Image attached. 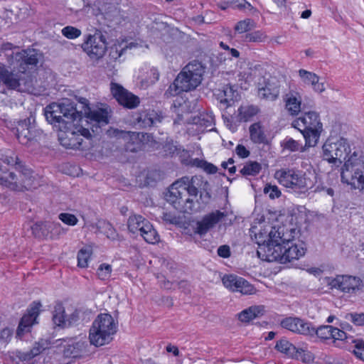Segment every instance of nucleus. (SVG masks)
Returning a JSON list of instances; mask_svg holds the SVG:
<instances>
[{"label":"nucleus","mask_w":364,"mask_h":364,"mask_svg":"<svg viewBox=\"0 0 364 364\" xmlns=\"http://www.w3.org/2000/svg\"><path fill=\"white\" fill-rule=\"evenodd\" d=\"M279 95L277 87L272 85L269 82H265L264 86L258 87V96L261 99L274 100Z\"/></svg>","instance_id":"nucleus-30"},{"label":"nucleus","mask_w":364,"mask_h":364,"mask_svg":"<svg viewBox=\"0 0 364 364\" xmlns=\"http://www.w3.org/2000/svg\"><path fill=\"white\" fill-rule=\"evenodd\" d=\"M112 267L107 264H102L97 269L98 277L102 280H105L110 277Z\"/></svg>","instance_id":"nucleus-50"},{"label":"nucleus","mask_w":364,"mask_h":364,"mask_svg":"<svg viewBox=\"0 0 364 364\" xmlns=\"http://www.w3.org/2000/svg\"><path fill=\"white\" fill-rule=\"evenodd\" d=\"M214 116L213 115L212 113H201L198 116V120L196 123H198L201 126L208 127L214 124Z\"/></svg>","instance_id":"nucleus-46"},{"label":"nucleus","mask_w":364,"mask_h":364,"mask_svg":"<svg viewBox=\"0 0 364 364\" xmlns=\"http://www.w3.org/2000/svg\"><path fill=\"white\" fill-rule=\"evenodd\" d=\"M113 134L118 139H122L125 142V149L131 152H136L141 146V133L135 132H127L119 129H114Z\"/></svg>","instance_id":"nucleus-22"},{"label":"nucleus","mask_w":364,"mask_h":364,"mask_svg":"<svg viewBox=\"0 0 364 364\" xmlns=\"http://www.w3.org/2000/svg\"><path fill=\"white\" fill-rule=\"evenodd\" d=\"M264 193L271 199L278 198L281 196V191L276 185L267 184L264 186Z\"/></svg>","instance_id":"nucleus-48"},{"label":"nucleus","mask_w":364,"mask_h":364,"mask_svg":"<svg viewBox=\"0 0 364 364\" xmlns=\"http://www.w3.org/2000/svg\"><path fill=\"white\" fill-rule=\"evenodd\" d=\"M58 218L65 224L72 226L76 225L78 221L75 215L67 213H60Z\"/></svg>","instance_id":"nucleus-51"},{"label":"nucleus","mask_w":364,"mask_h":364,"mask_svg":"<svg viewBox=\"0 0 364 364\" xmlns=\"http://www.w3.org/2000/svg\"><path fill=\"white\" fill-rule=\"evenodd\" d=\"M275 349L286 355L294 358L298 354V348L294 346L286 338H282L277 341Z\"/></svg>","instance_id":"nucleus-29"},{"label":"nucleus","mask_w":364,"mask_h":364,"mask_svg":"<svg viewBox=\"0 0 364 364\" xmlns=\"http://www.w3.org/2000/svg\"><path fill=\"white\" fill-rule=\"evenodd\" d=\"M345 318L351 321L356 326L364 325V313H349L346 315Z\"/></svg>","instance_id":"nucleus-49"},{"label":"nucleus","mask_w":364,"mask_h":364,"mask_svg":"<svg viewBox=\"0 0 364 364\" xmlns=\"http://www.w3.org/2000/svg\"><path fill=\"white\" fill-rule=\"evenodd\" d=\"M297 354V356L294 357L293 358L301 360L304 363H310L314 360L312 354L310 352L306 351L302 348H298Z\"/></svg>","instance_id":"nucleus-52"},{"label":"nucleus","mask_w":364,"mask_h":364,"mask_svg":"<svg viewBox=\"0 0 364 364\" xmlns=\"http://www.w3.org/2000/svg\"><path fill=\"white\" fill-rule=\"evenodd\" d=\"M293 127L297 129L303 134L306 146L316 145L322 131V124L318 114L315 112H307L292 122Z\"/></svg>","instance_id":"nucleus-10"},{"label":"nucleus","mask_w":364,"mask_h":364,"mask_svg":"<svg viewBox=\"0 0 364 364\" xmlns=\"http://www.w3.org/2000/svg\"><path fill=\"white\" fill-rule=\"evenodd\" d=\"M284 227H272L267 235L260 232L256 235L259 245L257 254L259 258L267 262L279 261L287 263L299 259L305 255V244L294 237H286Z\"/></svg>","instance_id":"nucleus-1"},{"label":"nucleus","mask_w":364,"mask_h":364,"mask_svg":"<svg viewBox=\"0 0 364 364\" xmlns=\"http://www.w3.org/2000/svg\"><path fill=\"white\" fill-rule=\"evenodd\" d=\"M323 158L329 163L338 161L342 163L350 152V145L347 140L341 138L335 142L327 140L323 147Z\"/></svg>","instance_id":"nucleus-12"},{"label":"nucleus","mask_w":364,"mask_h":364,"mask_svg":"<svg viewBox=\"0 0 364 364\" xmlns=\"http://www.w3.org/2000/svg\"><path fill=\"white\" fill-rule=\"evenodd\" d=\"M223 285L232 291L240 292L242 294H252L255 287L244 278L235 274H226L223 279Z\"/></svg>","instance_id":"nucleus-19"},{"label":"nucleus","mask_w":364,"mask_h":364,"mask_svg":"<svg viewBox=\"0 0 364 364\" xmlns=\"http://www.w3.org/2000/svg\"><path fill=\"white\" fill-rule=\"evenodd\" d=\"M341 181L354 189L364 190V156L355 151L341 168Z\"/></svg>","instance_id":"nucleus-9"},{"label":"nucleus","mask_w":364,"mask_h":364,"mask_svg":"<svg viewBox=\"0 0 364 364\" xmlns=\"http://www.w3.org/2000/svg\"><path fill=\"white\" fill-rule=\"evenodd\" d=\"M314 91L318 92H322L325 90L324 85L323 82H319V80L317 81L315 84L312 85Z\"/></svg>","instance_id":"nucleus-64"},{"label":"nucleus","mask_w":364,"mask_h":364,"mask_svg":"<svg viewBox=\"0 0 364 364\" xmlns=\"http://www.w3.org/2000/svg\"><path fill=\"white\" fill-rule=\"evenodd\" d=\"M202 168L206 173H210V174L215 173L217 172V171H218V168L215 165H213V164H212L210 163H208V162H207L205 161L204 162V164H203V166Z\"/></svg>","instance_id":"nucleus-61"},{"label":"nucleus","mask_w":364,"mask_h":364,"mask_svg":"<svg viewBox=\"0 0 364 364\" xmlns=\"http://www.w3.org/2000/svg\"><path fill=\"white\" fill-rule=\"evenodd\" d=\"M352 342L355 343L352 353L358 358L364 361V341L352 339Z\"/></svg>","instance_id":"nucleus-44"},{"label":"nucleus","mask_w":364,"mask_h":364,"mask_svg":"<svg viewBox=\"0 0 364 364\" xmlns=\"http://www.w3.org/2000/svg\"><path fill=\"white\" fill-rule=\"evenodd\" d=\"M65 309L61 304H57L54 307L53 321L55 325L60 327L67 326V319L65 318Z\"/></svg>","instance_id":"nucleus-36"},{"label":"nucleus","mask_w":364,"mask_h":364,"mask_svg":"<svg viewBox=\"0 0 364 364\" xmlns=\"http://www.w3.org/2000/svg\"><path fill=\"white\" fill-rule=\"evenodd\" d=\"M117 331V323L109 314H99L90 329V342L95 346L110 343Z\"/></svg>","instance_id":"nucleus-8"},{"label":"nucleus","mask_w":364,"mask_h":364,"mask_svg":"<svg viewBox=\"0 0 364 364\" xmlns=\"http://www.w3.org/2000/svg\"><path fill=\"white\" fill-rule=\"evenodd\" d=\"M62 34L69 38L75 39L81 35V31L75 27L68 26L62 29Z\"/></svg>","instance_id":"nucleus-47"},{"label":"nucleus","mask_w":364,"mask_h":364,"mask_svg":"<svg viewBox=\"0 0 364 364\" xmlns=\"http://www.w3.org/2000/svg\"><path fill=\"white\" fill-rule=\"evenodd\" d=\"M333 326H321L316 328L314 326V332L309 336L316 335L318 338L322 339H329L332 336Z\"/></svg>","instance_id":"nucleus-38"},{"label":"nucleus","mask_w":364,"mask_h":364,"mask_svg":"<svg viewBox=\"0 0 364 364\" xmlns=\"http://www.w3.org/2000/svg\"><path fill=\"white\" fill-rule=\"evenodd\" d=\"M249 131L250 137L252 142L255 144H262L266 141V135L260 122H256L250 125Z\"/></svg>","instance_id":"nucleus-31"},{"label":"nucleus","mask_w":364,"mask_h":364,"mask_svg":"<svg viewBox=\"0 0 364 364\" xmlns=\"http://www.w3.org/2000/svg\"><path fill=\"white\" fill-rule=\"evenodd\" d=\"M8 55L9 69L0 68V82L7 88L24 91L31 85V75L28 71L38 63V53L34 49L23 50Z\"/></svg>","instance_id":"nucleus-3"},{"label":"nucleus","mask_w":364,"mask_h":364,"mask_svg":"<svg viewBox=\"0 0 364 364\" xmlns=\"http://www.w3.org/2000/svg\"><path fill=\"white\" fill-rule=\"evenodd\" d=\"M204 73L205 68L201 63L196 60L189 63L178 74L167 92L176 96L181 92L195 90L201 83Z\"/></svg>","instance_id":"nucleus-5"},{"label":"nucleus","mask_w":364,"mask_h":364,"mask_svg":"<svg viewBox=\"0 0 364 364\" xmlns=\"http://www.w3.org/2000/svg\"><path fill=\"white\" fill-rule=\"evenodd\" d=\"M0 185L12 191L36 188L38 183L31 169L11 150L0 151Z\"/></svg>","instance_id":"nucleus-4"},{"label":"nucleus","mask_w":364,"mask_h":364,"mask_svg":"<svg viewBox=\"0 0 364 364\" xmlns=\"http://www.w3.org/2000/svg\"><path fill=\"white\" fill-rule=\"evenodd\" d=\"M205 161L200 160L199 159H191L189 162H187L186 164L188 165H191V166H196L198 168H203Z\"/></svg>","instance_id":"nucleus-63"},{"label":"nucleus","mask_w":364,"mask_h":364,"mask_svg":"<svg viewBox=\"0 0 364 364\" xmlns=\"http://www.w3.org/2000/svg\"><path fill=\"white\" fill-rule=\"evenodd\" d=\"M235 153L240 158H247L250 156V152L247 150L245 146L238 144L235 148Z\"/></svg>","instance_id":"nucleus-58"},{"label":"nucleus","mask_w":364,"mask_h":364,"mask_svg":"<svg viewBox=\"0 0 364 364\" xmlns=\"http://www.w3.org/2000/svg\"><path fill=\"white\" fill-rule=\"evenodd\" d=\"M218 255L223 258H228L230 256V249L228 245H221L218 249Z\"/></svg>","instance_id":"nucleus-59"},{"label":"nucleus","mask_w":364,"mask_h":364,"mask_svg":"<svg viewBox=\"0 0 364 364\" xmlns=\"http://www.w3.org/2000/svg\"><path fill=\"white\" fill-rule=\"evenodd\" d=\"M331 338L338 341H344L348 339L346 332L335 327H333L332 336H331Z\"/></svg>","instance_id":"nucleus-56"},{"label":"nucleus","mask_w":364,"mask_h":364,"mask_svg":"<svg viewBox=\"0 0 364 364\" xmlns=\"http://www.w3.org/2000/svg\"><path fill=\"white\" fill-rule=\"evenodd\" d=\"M111 90L114 98L124 107L132 109L139 105V97L129 92L122 86L116 83H112Z\"/></svg>","instance_id":"nucleus-17"},{"label":"nucleus","mask_w":364,"mask_h":364,"mask_svg":"<svg viewBox=\"0 0 364 364\" xmlns=\"http://www.w3.org/2000/svg\"><path fill=\"white\" fill-rule=\"evenodd\" d=\"M163 149L165 155L170 156H172L174 154H178L179 151L177 146L171 142L166 143L163 146Z\"/></svg>","instance_id":"nucleus-54"},{"label":"nucleus","mask_w":364,"mask_h":364,"mask_svg":"<svg viewBox=\"0 0 364 364\" xmlns=\"http://www.w3.org/2000/svg\"><path fill=\"white\" fill-rule=\"evenodd\" d=\"M262 169V166L257 161H248L240 170V173L245 177L255 176L257 175Z\"/></svg>","instance_id":"nucleus-34"},{"label":"nucleus","mask_w":364,"mask_h":364,"mask_svg":"<svg viewBox=\"0 0 364 364\" xmlns=\"http://www.w3.org/2000/svg\"><path fill=\"white\" fill-rule=\"evenodd\" d=\"M265 38V35L262 31H257L246 33L244 36V41L245 42H262L264 41Z\"/></svg>","instance_id":"nucleus-45"},{"label":"nucleus","mask_w":364,"mask_h":364,"mask_svg":"<svg viewBox=\"0 0 364 364\" xmlns=\"http://www.w3.org/2000/svg\"><path fill=\"white\" fill-rule=\"evenodd\" d=\"M48 238L54 239L60 235L65 234V231L59 223L48 221Z\"/></svg>","instance_id":"nucleus-40"},{"label":"nucleus","mask_w":364,"mask_h":364,"mask_svg":"<svg viewBox=\"0 0 364 364\" xmlns=\"http://www.w3.org/2000/svg\"><path fill=\"white\" fill-rule=\"evenodd\" d=\"M79 319V313L77 311H75L72 313L68 318H67V326L75 323Z\"/></svg>","instance_id":"nucleus-62"},{"label":"nucleus","mask_w":364,"mask_h":364,"mask_svg":"<svg viewBox=\"0 0 364 364\" xmlns=\"http://www.w3.org/2000/svg\"><path fill=\"white\" fill-rule=\"evenodd\" d=\"M13 48H14V46L11 43H3L1 48L0 53H4L5 56L8 58V55L6 54L11 55L13 53L14 55L16 53L14 51H12ZM1 55V54H0V56Z\"/></svg>","instance_id":"nucleus-60"},{"label":"nucleus","mask_w":364,"mask_h":364,"mask_svg":"<svg viewBox=\"0 0 364 364\" xmlns=\"http://www.w3.org/2000/svg\"><path fill=\"white\" fill-rule=\"evenodd\" d=\"M92 250L90 247L82 248L77 253V265L85 268L88 265V260L90 257Z\"/></svg>","instance_id":"nucleus-39"},{"label":"nucleus","mask_w":364,"mask_h":364,"mask_svg":"<svg viewBox=\"0 0 364 364\" xmlns=\"http://www.w3.org/2000/svg\"><path fill=\"white\" fill-rule=\"evenodd\" d=\"M139 235L149 244H156L160 241L159 235L150 222H146V225L144 226L142 232Z\"/></svg>","instance_id":"nucleus-32"},{"label":"nucleus","mask_w":364,"mask_h":364,"mask_svg":"<svg viewBox=\"0 0 364 364\" xmlns=\"http://www.w3.org/2000/svg\"><path fill=\"white\" fill-rule=\"evenodd\" d=\"M286 108L291 115H296L301 111V98L296 92L290 91L284 97Z\"/></svg>","instance_id":"nucleus-25"},{"label":"nucleus","mask_w":364,"mask_h":364,"mask_svg":"<svg viewBox=\"0 0 364 364\" xmlns=\"http://www.w3.org/2000/svg\"><path fill=\"white\" fill-rule=\"evenodd\" d=\"M199 192L205 203L210 200L211 188L207 181L200 176H183L171 185L165 197L176 210L190 213L195 207L194 199L191 197L196 198Z\"/></svg>","instance_id":"nucleus-2"},{"label":"nucleus","mask_w":364,"mask_h":364,"mask_svg":"<svg viewBox=\"0 0 364 364\" xmlns=\"http://www.w3.org/2000/svg\"><path fill=\"white\" fill-rule=\"evenodd\" d=\"M132 119L136 126L139 128L147 129L161 123L163 116L161 113L149 109L135 112L132 115Z\"/></svg>","instance_id":"nucleus-16"},{"label":"nucleus","mask_w":364,"mask_h":364,"mask_svg":"<svg viewBox=\"0 0 364 364\" xmlns=\"http://www.w3.org/2000/svg\"><path fill=\"white\" fill-rule=\"evenodd\" d=\"M284 147L286 149L290 150L291 151H298L300 148V144L298 141L294 139L289 138L287 139L284 143Z\"/></svg>","instance_id":"nucleus-55"},{"label":"nucleus","mask_w":364,"mask_h":364,"mask_svg":"<svg viewBox=\"0 0 364 364\" xmlns=\"http://www.w3.org/2000/svg\"><path fill=\"white\" fill-rule=\"evenodd\" d=\"M238 96L237 92L230 85H226L223 87L222 91L218 94L220 103L228 108L233 105Z\"/></svg>","instance_id":"nucleus-26"},{"label":"nucleus","mask_w":364,"mask_h":364,"mask_svg":"<svg viewBox=\"0 0 364 364\" xmlns=\"http://www.w3.org/2000/svg\"><path fill=\"white\" fill-rule=\"evenodd\" d=\"M255 28V23L250 18H246L237 23L235 30L238 33H247Z\"/></svg>","instance_id":"nucleus-37"},{"label":"nucleus","mask_w":364,"mask_h":364,"mask_svg":"<svg viewBox=\"0 0 364 364\" xmlns=\"http://www.w3.org/2000/svg\"><path fill=\"white\" fill-rule=\"evenodd\" d=\"M128 46L122 47V45L114 44L110 47L109 56L112 60H117L127 50Z\"/></svg>","instance_id":"nucleus-43"},{"label":"nucleus","mask_w":364,"mask_h":364,"mask_svg":"<svg viewBox=\"0 0 364 364\" xmlns=\"http://www.w3.org/2000/svg\"><path fill=\"white\" fill-rule=\"evenodd\" d=\"M12 336L13 330L9 328H4L0 331V351L6 347Z\"/></svg>","instance_id":"nucleus-41"},{"label":"nucleus","mask_w":364,"mask_h":364,"mask_svg":"<svg viewBox=\"0 0 364 364\" xmlns=\"http://www.w3.org/2000/svg\"><path fill=\"white\" fill-rule=\"evenodd\" d=\"M16 357L22 363L30 361L33 358L30 350L28 352L16 351Z\"/></svg>","instance_id":"nucleus-57"},{"label":"nucleus","mask_w":364,"mask_h":364,"mask_svg":"<svg viewBox=\"0 0 364 364\" xmlns=\"http://www.w3.org/2000/svg\"><path fill=\"white\" fill-rule=\"evenodd\" d=\"M259 112V108L256 105L240 106L238 109V114L241 120L247 122Z\"/></svg>","instance_id":"nucleus-33"},{"label":"nucleus","mask_w":364,"mask_h":364,"mask_svg":"<svg viewBox=\"0 0 364 364\" xmlns=\"http://www.w3.org/2000/svg\"><path fill=\"white\" fill-rule=\"evenodd\" d=\"M328 285L331 289H337L346 293H353L363 286V281L357 277L338 275L335 278H328Z\"/></svg>","instance_id":"nucleus-15"},{"label":"nucleus","mask_w":364,"mask_h":364,"mask_svg":"<svg viewBox=\"0 0 364 364\" xmlns=\"http://www.w3.org/2000/svg\"><path fill=\"white\" fill-rule=\"evenodd\" d=\"M82 111H78L77 104L70 99H63L59 103H53L46 107L44 114L46 120L58 127L60 131L67 127L71 120L82 118Z\"/></svg>","instance_id":"nucleus-6"},{"label":"nucleus","mask_w":364,"mask_h":364,"mask_svg":"<svg viewBox=\"0 0 364 364\" xmlns=\"http://www.w3.org/2000/svg\"><path fill=\"white\" fill-rule=\"evenodd\" d=\"M78 122V120H71L67 127L60 131L59 140L67 149L83 150L91 146L92 134L89 129Z\"/></svg>","instance_id":"nucleus-7"},{"label":"nucleus","mask_w":364,"mask_h":364,"mask_svg":"<svg viewBox=\"0 0 364 364\" xmlns=\"http://www.w3.org/2000/svg\"><path fill=\"white\" fill-rule=\"evenodd\" d=\"M75 100L80 104V109L82 111V118L77 119L80 122L83 124V122L88 123V119L95 122L99 126L107 125L109 123V114L108 108H99L97 109H91L89 106L88 100L85 97H77Z\"/></svg>","instance_id":"nucleus-13"},{"label":"nucleus","mask_w":364,"mask_h":364,"mask_svg":"<svg viewBox=\"0 0 364 364\" xmlns=\"http://www.w3.org/2000/svg\"><path fill=\"white\" fill-rule=\"evenodd\" d=\"M47 343L45 341H41L38 342H36L33 347L30 350L31 355L34 357L39 355L41 353H42L44 350L47 348Z\"/></svg>","instance_id":"nucleus-53"},{"label":"nucleus","mask_w":364,"mask_h":364,"mask_svg":"<svg viewBox=\"0 0 364 364\" xmlns=\"http://www.w3.org/2000/svg\"><path fill=\"white\" fill-rule=\"evenodd\" d=\"M41 306L40 302H33L31 308L28 310V313L23 315L19 322L16 330V337L21 338L26 333L31 331L32 326L36 321Z\"/></svg>","instance_id":"nucleus-20"},{"label":"nucleus","mask_w":364,"mask_h":364,"mask_svg":"<svg viewBox=\"0 0 364 364\" xmlns=\"http://www.w3.org/2000/svg\"><path fill=\"white\" fill-rule=\"evenodd\" d=\"M87 344L85 341L72 340L64 347L63 354L68 358H80L85 352Z\"/></svg>","instance_id":"nucleus-24"},{"label":"nucleus","mask_w":364,"mask_h":364,"mask_svg":"<svg viewBox=\"0 0 364 364\" xmlns=\"http://www.w3.org/2000/svg\"><path fill=\"white\" fill-rule=\"evenodd\" d=\"M107 38L100 30H96L94 34L87 36L81 47L87 55L92 59L102 58L107 50Z\"/></svg>","instance_id":"nucleus-14"},{"label":"nucleus","mask_w":364,"mask_h":364,"mask_svg":"<svg viewBox=\"0 0 364 364\" xmlns=\"http://www.w3.org/2000/svg\"><path fill=\"white\" fill-rule=\"evenodd\" d=\"M280 326L293 333L304 336L314 332L312 323L299 317H286L280 321Z\"/></svg>","instance_id":"nucleus-18"},{"label":"nucleus","mask_w":364,"mask_h":364,"mask_svg":"<svg viewBox=\"0 0 364 364\" xmlns=\"http://www.w3.org/2000/svg\"><path fill=\"white\" fill-rule=\"evenodd\" d=\"M146 222H149L140 215H132L127 220V227L129 231L133 235H140L142 232Z\"/></svg>","instance_id":"nucleus-27"},{"label":"nucleus","mask_w":364,"mask_h":364,"mask_svg":"<svg viewBox=\"0 0 364 364\" xmlns=\"http://www.w3.org/2000/svg\"><path fill=\"white\" fill-rule=\"evenodd\" d=\"M279 183L296 193H304L309 188L310 181L300 173L292 169H281L275 173Z\"/></svg>","instance_id":"nucleus-11"},{"label":"nucleus","mask_w":364,"mask_h":364,"mask_svg":"<svg viewBox=\"0 0 364 364\" xmlns=\"http://www.w3.org/2000/svg\"><path fill=\"white\" fill-rule=\"evenodd\" d=\"M264 313V306H252L238 314V319L242 322H249L250 321L259 317Z\"/></svg>","instance_id":"nucleus-28"},{"label":"nucleus","mask_w":364,"mask_h":364,"mask_svg":"<svg viewBox=\"0 0 364 364\" xmlns=\"http://www.w3.org/2000/svg\"><path fill=\"white\" fill-rule=\"evenodd\" d=\"M39 134L40 132L36 129L35 125L31 124L29 118L20 122L16 127L17 139L23 145H28Z\"/></svg>","instance_id":"nucleus-21"},{"label":"nucleus","mask_w":364,"mask_h":364,"mask_svg":"<svg viewBox=\"0 0 364 364\" xmlns=\"http://www.w3.org/2000/svg\"><path fill=\"white\" fill-rule=\"evenodd\" d=\"M299 73L303 81L306 84H311L313 85L319 80V77L314 73L301 69L299 70Z\"/></svg>","instance_id":"nucleus-42"},{"label":"nucleus","mask_w":364,"mask_h":364,"mask_svg":"<svg viewBox=\"0 0 364 364\" xmlns=\"http://www.w3.org/2000/svg\"><path fill=\"white\" fill-rule=\"evenodd\" d=\"M48 221L46 222H37L31 227L32 234L37 238H48Z\"/></svg>","instance_id":"nucleus-35"},{"label":"nucleus","mask_w":364,"mask_h":364,"mask_svg":"<svg viewBox=\"0 0 364 364\" xmlns=\"http://www.w3.org/2000/svg\"><path fill=\"white\" fill-rule=\"evenodd\" d=\"M226 215L224 212L220 210H215L205 215L200 221L197 223L196 232L200 235L206 234Z\"/></svg>","instance_id":"nucleus-23"}]
</instances>
